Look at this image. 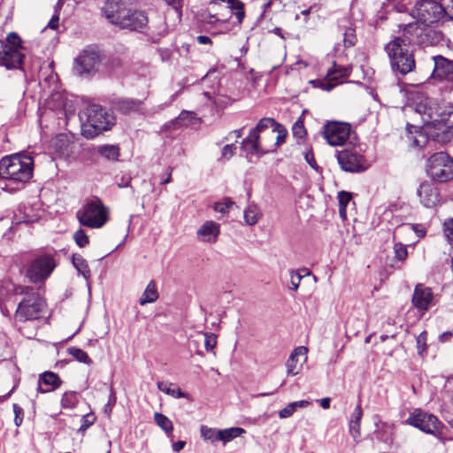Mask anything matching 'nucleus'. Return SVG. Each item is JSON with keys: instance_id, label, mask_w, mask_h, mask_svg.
Returning a JSON list of instances; mask_svg holds the SVG:
<instances>
[{"instance_id": "nucleus-18", "label": "nucleus", "mask_w": 453, "mask_h": 453, "mask_svg": "<svg viewBox=\"0 0 453 453\" xmlns=\"http://www.w3.org/2000/svg\"><path fill=\"white\" fill-rule=\"evenodd\" d=\"M417 194L419 197L420 203L426 208L435 206L440 201L438 189L431 181H423L419 185Z\"/></svg>"}, {"instance_id": "nucleus-3", "label": "nucleus", "mask_w": 453, "mask_h": 453, "mask_svg": "<svg viewBox=\"0 0 453 453\" xmlns=\"http://www.w3.org/2000/svg\"><path fill=\"white\" fill-rule=\"evenodd\" d=\"M16 296H23L15 312V319L25 322L42 317L46 303L40 294L32 287L10 284Z\"/></svg>"}, {"instance_id": "nucleus-5", "label": "nucleus", "mask_w": 453, "mask_h": 453, "mask_svg": "<svg viewBox=\"0 0 453 453\" xmlns=\"http://www.w3.org/2000/svg\"><path fill=\"white\" fill-rule=\"evenodd\" d=\"M442 0H417L411 15L416 19L414 23L441 26L447 21H453V15L445 11Z\"/></svg>"}, {"instance_id": "nucleus-35", "label": "nucleus", "mask_w": 453, "mask_h": 453, "mask_svg": "<svg viewBox=\"0 0 453 453\" xmlns=\"http://www.w3.org/2000/svg\"><path fill=\"white\" fill-rule=\"evenodd\" d=\"M157 388L160 391L169 395H172L175 398H187L188 397V394H186L185 392H183L179 387H172V385H167L166 383H164V382H158L157 383Z\"/></svg>"}, {"instance_id": "nucleus-63", "label": "nucleus", "mask_w": 453, "mask_h": 453, "mask_svg": "<svg viewBox=\"0 0 453 453\" xmlns=\"http://www.w3.org/2000/svg\"><path fill=\"white\" fill-rule=\"evenodd\" d=\"M196 41L200 44H209V43H211V38L206 36V35H199V36H197L196 37Z\"/></svg>"}, {"instance_id": "nucleus-48", "label": "nucleus", "mask_w": 453, "mask_h": 453, "mask_svg": "<svg viewBox=\"0 0 453 453\" xmlns=\"http://www.w3.org/2000/svg\"><path fill=\"white\" fill-rule=\"evenodd\" d=\"M96 418L94 413H88L84 415L81 418V426L79 428V431L84 432L86 431L91 425H93L96 421Z\"/></svg>"}, {"instance_id": "nucleus-57", "label": "nucleus", "mask_w": 453, "mask_h": 453, "mask_svg": "<svg viewBox=\"0 0 453 453\" xmlns=\"http://www.w3.org/2000/svg\"><path fill=\"white\" fill-rule=\"evenodd\" d=\"M305 161L312 167L313 169H318V165L315 160L314 154L312 150H308L304 155Z\"/></svg>"}, {"instance_id": "nucleus-58", "label": "nucleus", "mask_w": 453, "mask_h": 453, "mask_svg": "<svg viewBox=\"0 0 453 453\" xmlns=\"http://www.w3.org/2000/svg\"><path fill=\"white\" fill-rule=\"evenodd\" d=\"M131 183V176L127 174V175H123L118 181H117V185L119 187V188H127V187H129Z\"/></svg>"}, {"instance_id": "nucleus-36", "label": "nucleus", "mask_w": 453, "mask_h": 453, "mask_svg": "<svg viewBox=\"0 0 453 453\" xmlns=\"http://www.w3.org/2000/svg\"><path fill=\"white\" fill-rule=\"evenodd\" d=\"M342 30H343V43L345 47H352L357 42V35H356V29L352 26V24H349V26H343L342 27Z\"/></svg>"}, {"instance_id": "nucleus-21", "label": "nucleus", "mask_w": 453, "mask_h": 453, "mask_svg": "<svg viewBox=\"0 0 453 453\" xmlns=\"http://www.w3.org/2000/svg\"><path fill=\"white\" fill-rule=\"evenodd\" d=\"M434 61V77L453 82V60L438 55L433 58Z\"/></svg>"}, {"instance_id": "nucleus-52", "label": "nucleus", "mask_w": 453, "mask_h": 453, "mask_svg": "<svg viewBox=\"0 0 453 453\" xmlns=\"http://www.w3.org/2000/svg\"><path fill=\"white\" fill-rule=\"evenodd\" d=\"M444 234L449 242H453V219L444 222Z\"/></svg>"}, {"instance_id": "nucleus-26", "label": "nucleus", "mask_w": 453, "mask_h": 453, "mask_svg": "<svg viewBox=\"0 0 453 453\" xmlns=\"http://www.w3.org/2000/svg\"><path fill=\"white\" fill-rule=\"evenodd\" d=\"M114 108L124 114L138 112L142 109L143 103L139 99L119 98L113 102Z\"/></svg>"}, {"instance_id": "nucleus-31", "label": "nucleus", "mask_w": 453, "mask_h": 453, "mask_svg": "<svg viewBox=\"0 0 453 453\" xmlns=\"http://www.w3.org/2000/svg\"><path fill=\"white\" fill-rule=\"evenodd\" d=\"M72 262L78 273L88 280L90 278V270L87 261L81 255H73Z\"/></svg>"}, {"instance_id": "nucleus-28", "label": "nucleus", "mask_w": 453, "mask_h": 453, "mask_svg": "<svg viewBox=\"0 0 453 453\" xmlns=\"http://www.w3.org/2000/svg\"><path fill=\"white\" fill-rule=\"evenodd\" d=\"M158 299V292L154 280H150L139 299L141 305L151 303Z\"/></svg>"}, {"instance_id": "nucleus-42", "label": "nucleus", "mask_w": 453, "mask_h": 453, "mask_svg": "<svg viewBox=\"0 0 453 453\" xmlns=\"http://www.w3.org/2000/svg\"><path fill=\"white\" fill-rule=\"evenodd\" d=\"M219 433V429L209 428V427H207L205 426H203L201 427L202 437L204 440H208V441H211L212 442L219 441V439L218 438V434Z\"/></svg>"}, {"instance_id": "nucleus-34", "label": "nucleus", "mask_w": 453, "mask_h": 453, "mask_svg": "<svg viewBox=\"0 0 453 453\" xmlns=\"http://www.w3.org/2000/svg\"><path fill=\"white\" fill-rule=\"evenodd\" d=\"M154 420L155 423L168 435L173 434V422L165 415L159 412H155Z\"/></svg>"}, {"instance_id": "nucleus-20", "label": "nucleus", "mask_w": 453, "mask_h": 453, "mask_svg": "<svg viewBox=\"0 0 453 453\" xmlns=\"http://www.w3.org/2000/svg\"><path fill=\"white\" fill-rule=\"evenodd\" d=\"M372 420L375 426L373 431L375 439L384 443H391L395 433V425L390 422L382 421L379 415H374Z\"/></svg>"}, {"instance_id": "nucleus-43", "label": "nucleus", "mask_w": 453, "mask_h": 453, "mask_svg": "<svg viewBox=\"0 0 453 453\" xmlns=\"http://www.w3.org/2000/svg\"><path fill=\"white\" fill-rule=\"evenodd\" d=\"M234 205V202H233L230 198H225L223 202H217L213 204V209L215 211L219 212L221 214H226L228 212L229 209Z\"/></svg>"}, {"instance_id": "nucleus-59", "label": "nucleus", "mask_w": 453, "mask_h": 453, "mask_svg": "<svg viewBox=\"0 0 453 453\" xmlns=\"http://www.w3.org/2000/svg\"><path fill=\"white\" fill-rule=\"evenodd\" d=\"M192 113L187 111H182L180 114L176 119V122L180 125H187L186 119L191 116Z\"/></svg>"}, {"instance_id": "nucleus-13", "label": "nucleus", "mask_w": 453, "mask_h": 453, "mask_svg": "<svg viewBox=\"0 0 453 453\" xmlns=\"http://www.w3.org/2000/svg\"><path fill=\"white\" fill-rule=\"evenodd\" d=\"M405 423L430 434H435L441 426V422L434 415L419 409L415 410L406 419Z\"/></svg>"}, {"instance_id": "nucleus-16", "label": "nucleus", "mask_w": 453, "mask_h": 453, "mask_svg": "<svg viewBox=\"0 0 453 453\" xmlns=\"http://www.w3.org/2000/svg\"><path fill=\"white\" fill-rule=\"evenodd\" d=\"M241 149L247 152L248 155L261 156L273 152L272 147H267L260 138V134L253 130H250L249 135L241 142Z\"/></svg>"}, {"instance_id": "nucleus-17", "label": "nucleus", "mask_w": 453, "mask_h": 453, "mask_svg": "<svg viewBox=\"0 0 453 453\" xmlns=\"http://www.w3.org/2000/svg\"><path fill=\"white\" fill-rule=\"evenodd\" d=\"M128 0H107L102 9L105 18L116 26L128 12Z\"/></svg>"}, {"instance_id": "nucleus-53", "label": "nucleus", "mask_w": 453, "mask_h": 453, "mask_svg": "<svg viewBox=\"0 0 453 453\" xmlns=\"http://www.w3.org/2000/svg\"><path fill=\"white\" fill-rule=\"evenodd\" d=\"M204 337H205V339H204L205 349L207 351H211L217 343L216 337L213 334H205Z\"/></svg>"}, {"instance_id": "nucleus-41", "label": "nucleus", "mask_w": 453, "mask_h": 453, "mask_svg": "<svg viewBox=\"0 0 453 453\" xmlns=\"http://www.w3.org/2000/svg\"><path fill=\"white\" fill-rule=\"evenodd\" d=\"M304 274H301L300 273V271H292L290 273V283H291V288L293 290H297V288H299V285H300V282H301V280L303 276L305 275H309L310 274V272L307 270V269H303L302 270Z\"/></svg>"}, {"instance_id": "nucleus-11", "label": "nucleus", "mask_w": 453, "mask_h": 453, "mask_svg": "<svg viewBox=\"0 0 453 453\" xmlns=\"http://www.w3.org/2000/svg\"><path fill=\"white\" fill-rule=\"evenodd\" d=\"M102 61L98 49L88 46L74 59L73 72L80 76L94 73L98 70Z\"/></svg>"}, {"instance_id": "nucleus-29", "label": "nucleus", "mask_w": 453, "mask_h": 453, "mask_svg": "<svg viewBox=\"0 0 453 453\" xmlns=\"http://www.w3.org/2000/svg\"><path fill=\"white\" fill-rule=\"evenodd\" d=\"M311 404L307 400H300L293 403H289L285 408L279 411V417L280 418H288L291 417L298 408H306Z\"/></svg>"}, {"instance_id": "nucleus-30", "label": "nucleus", "mask_w": 453, "mask_h": 453, "mask_svg": "<svg viewBox=\"0 0 453 453\" xmlns=\"http://www.w3.org/2000/svg\"><path fill=\"white\" fill-rule=\"evenodd\" d=\"M96 151L100 156L108 160L117 161L119 157V149L116 145H101L97 147Z\"/></svg>"}, {"instance_id": "nucleus-47", "label": "nucleus", "mask_w": 453, "mask_h": 453, "mask_svg": "<svg viewBox=\"0 0 453 453\" xmlns=\"http://www.w3.org/2000/svg\"><path fill=\"white\" fill-rule=\"evenodd\" d=\"M394 252L396 259L403 261L408 255L407 248L405 245L398 242L394 245Z\"/></svg>"}, {"instance_id": "nucleus-54", "label": "nucleus", "mask_w": 453, "mask_h": 453, "mask_svg": "<svg viewBox=\"0 0 453 453\" xmlns=\"http://www.w3.org/2000/svg\"><path fill=\"white\" fill-rule=\"evenodd\" d=\"M13 411L15 414L14 422L17 426H19L23 421L24 411L23 409L18 404H13Z\"/></svg>"}, {"instance_id": "nucleus-44", "label": "nucleus", "mask_w": 453, "mask_h": 453, "mask_svg": "<svg viewBox=\"0 0 453 453\" xmlns=\"http://www.w3.org/2000/svg\"><path fill=\"white\" fill-rule=\"evenodd\" d=\"M292 133L296 138L302 139L306 135L303 121L299 118L292 127Z\"/></svg>"}, {"instance_id": "nucleus-7", "label": "nucleus", "mask_w": 453, "mask_h": 453, "mask_svg": "<svg viewBox=\"0 0 453 453\" xmlns=\"http://www.w3.org/2000/svg\"><path fill=\"white\" fill-rule=\"evenodd\" d=\"M409 23L401 25L403 29V35L413 38V43L422 47L442 45L446 42V36L442 31L438 29L439 26H429Z\"/></svg>"}, {"instance_id": "nucleus-2", "label": "nucleus", "mask_w": 453, "mask_h": 453, "mask_svg": "<svg viewBox=\"0 0 453 453\" xmlns=\"http://www.w3.org/2000/svg\"><path fill=\"white\" fill-rule=\"evenodd\" d=\"M413 38L403 35L395 37L385 45L390 65L394 72L405 75L412 72L416 67L414 50L411 44Z\"/></svg>"}, {"instance_id": "nucleus-40", "label": "nucleus", "mask_w": 453, "mask_h": 453, "mask_svg": "<svg viewBox=\"0 0 453 453\" xmlns=\"http://www.w3.org/2000/svg\"><path fill=\"white\" fill-rule=\"evenodd\" d=\"M274 133H277L276 141L274 143L267 145V147H272L273 149V151L276 150L278 146H280L281 143L285 142L288 131L287 129L280 124V127H275L274 129L272 130V135H273Z\"/></svg>"}, {"instance_id": "nucleus-25", "label": "nucleus", "mask_w": 453, "mask_h": 453, "mask_svg": "<svg viewBox=\"0 0 453 453\" xmlns=\"http://www.w3.org/2000/svg\"><path fill=\"white\" fill-rule=\"evenodd\" d=\"M308 349L304 346L296 348L286 362L288 375L295 376L299 373L302 365H298L299 357H303L305 361Z\"/></svg>"}, {"instance_id": "nucleus-19", "label": "nucleus", "mask_w": 453, "mask_h": 453, "mask_svg": "<svg viewBox=\"0 0 453 453\" xmlns=\"http://www.w3.org/2000/svg\"><path fill=\"white\" fill-rule=\"evenodd\" d=\"M148 24V17L143 12L128 10L127 15L122 18L119 23L121 28L130 30H140L144 28Z\"/></svg>"}, {"instance_id": "nucleus-1", "label": "nucleus", "mask_w": 453, "mask_h": 453, "mask_svg": "<svg viewBox=\"0 0 453 453\" xmlns=\"http://www.w3.org/2000/svg\"><path fill=\"white\" fill-rule=\"evenodd\" d=\"M416 111L424 122L423 130L407 126L408 139L415 148H432L435 142H446L453 135V128L447 125L453 106L446 101L426 98L416 106Z\"/></svg>"}, {"instance_id": "nucleus-51", "label": "nucleus", "mask_w": 453, "mask_h": 453, "mask_svg": "<svg viewBox=\"0 0 453 453\" xmlns=\"http://www.w3.org/2000/svg\"><path fill=\"white\" fill-rule=\"evenodd\" d=\"M337 198H338L340 207H347L348 203L351 200V195H350V193H349L347 191H340L338 193Z\"/></svg>"}, {"instance_id": "nucleus-64", "label": "nucleus", "mask_w": 453, "mask_h": 453, "mask_svg": "<svg viewBox=\"0 0 453 453\" xmlns=\"http://www.w3.org/2000/svg\"><path fill=\"white\" fill-rule=\"evenodd\" d=\"M331 399L329 397H325L319 400L320 406L326 410L330 407Z\"/></svg>"}, {"instance_id": "nucleus-45", "label": "nucleus", "mask_w": 453, "mask_h": 453, "mask_svg": "<svg viewBox=\"0 0 453 453\" xmlns=\"http://www.w3.org/2000/svg\"><path fill=\"white\" fill-rule=\"evenodd\" d=\"M73 238L76 244L81 248H83L88 244V236L82 229L77 230L73 234Z\"/></svg>"}, {"instance_id": "nucleus-6", "label": "nucleus", "mask_w": 453, "mask_h": 453, "mask_svg": "<svg viewBox=\"0 0 453 453\" xmlns=\"http://www.w3.org/2000/svg\"><path fill=\"white\" fill-rule=\"evenodd\" d=\"M82 135L92 139L113 125L112 117L100 105L88 106L81 114Z\"/></svg>"}, {"instance_id": "nucleus-4", "label": "nucleus", "mask_w": 453, "mask_h": 453, "mask_svg": "<svg viewBox=\"0 0 453 453\" xmlns=\"http://www.w3.org/2000/svg\"><path fill=\"white\" fill-rule=\"evenodd\" d=\"M34 158L26 152L6 156L0 160V176L26 183L33 176Z\"/></svg>"}, {"instance_id": "nucleus-22", "label": "nucleus", "mask_w": 453, "mask_h": 453, "mask_svg": "<svg viewBox=\"0 0 453 453\" xmlns=\"http://www.w3.org/2000/svg\"><path fill=\"white\" fill-rule=\"evenodd\" d=\"M433 300V293L429 288L418 284L412 296L413 305L421 311H426Z\"/></svg>"}, {"instance_id": "nucleus-33", "label": "nucleus", "mask_w": 453, "mask_h": 453, "mask_svg": "<svg viewBox=\"0 0 453 453\" xmlns=\"http://www.w3.org/2000/svg\"><path fill=\"white\" fill-rule=\"evenodd\" d=\"M261 212L259 208L255 204H250L244 211V220L249 226H254L257 223Z\"/></svg>"}, {"instance_id": "nucleus-32", "label": "nucleus", "mask_w": 453, "mask_h": 453, "mask_svg": "<svg viewBox=\"0 0 453 453\" xmlns=\"http://www.w3.org/2000/svg\"><path fill=\"white\" fill-rule=\"evenodd\" d=\"M243 433H245V430L241 427L226 428L219 430V433L218 434V438L219 439V441H222L223 442L226 443L232 441L234 438L241 436Z\"/></svg>"}, {"instance_id": "nucleus-56", "label": "nucleus", "mask_w": 453, "mask_h": 453, "mask_svg": "<svg viewBox=\"0 0 453 453\" xmlns=\"http://www.w3.org/2000/svg\"><path fill=\"white\" fill-rule=\"evenodd\" d=\"M116 403V395L112 389H111V393L109 395L108 403L104 406V412L108 415L111 412L112 407Z\"/></svg>"}, {"instance_id": "nucleus-50", "label": "nucleus", "mask_w": 453, "mask_h": 453, "mask_svg": "<svg viewBox=\"0 0 453 453\" xmlns=\"http://www.w3.org/2000/svg\"><path fill=\"white\" fill-rule=\"evenodd\" d=\"M349 434L355 441H358L361 437L360 423L349 422Z\"/></svg>"}, {"instance_id": "nucleus-12", "label": "nucleus", "mask_w": 453, "mask_h": 453, "mask_svg": "<svg viewBox=\"0 0 453 453\" xmlns=\"http://www.w3.org/2000/svg\"><path fill=\"white\" fill-rule=\"evenodd\" d=\"M56 267L52 256L43 255L35 258L27 267V276L33 283L45 280Z\"/></svg>"}, {"instance_id": "nucleus-10", "label": "nucleus", "mask_w": 453, "mask_h": 453, "mask_svg": "<svg viewBox=\"0 0 453 453\" xmlns=\"http://www.w3.org/2000/svg\"><path fill=\"white\" fill-rule=\"evenodd\" d=\"M427 174L439 182H446L453 178V159L445 152L434 153L427 160Z\"/></svg>"}, {"instance_id": "nucleus-39", "label": "nucleus", "mask_w": 453, "mask_h": 453, "mask_svg": "<svg viewBox=\"0 0 453 453\" xmlns=\"http://www.w3.org/2000/svg\"><path fill=\"white\" fill-rule=\"evenodd\" d=\"M272 127V130L274 129L275 127H279L280 123H278L273 118H263L261 119L257 126L252 128L251 130L255 131L258 134L263 132L264 130L267 129L268 127Z\"/></svg>"}, {"instance_id": "nucleus-15", "label": "nucleus", "mask_w": 453, "mask_h": 453, "mask_svg": "<svg viewBox=\"0 0 453 453\" xmlns=\"http://www.w3.org/2000/svg\"><path fill=\"white\" fill-rule=\"evenodd\" d=\"M337 160L341 168L345 172L360 173L367 168L365 157L353 150H343L337 152Z\"/></svg>"}, {"instance_id": "nucleus-27", "label": "nucleus", "mask_w": 453, "mask_h": 453, "mask_svg": "<svg viewBox=\"0 0 453 453\" xmlns=\"http://www.w3.org/2000/svg\"><path fill=\"white\" fill-rule=\"evenodd\" d=\"M219 234V225L214 221H206L197 231V236L203 242H214Z\"/></svg>"}, {"instance_id": "nucleus-60", "label": "nucleus", "mask_w": 453, "mask_h": 453, "mask_svg": "<svg viewBox=\"0 0 453 453\" xmlns=\"http://www.w3.org/2000/svg\"><path fill=\"white\" fill-rule=\"evenodd\" d=\"M59 13H55L49 21L47 27L56 29L58 27Z\"/></svg>"}, {"instance_id": "nucleus-24", "label": "nucleus", "mask_w": 453, "mask_h": 453, "mask_svg": "<svg viewBox=\"0 0 453 453\" xmlns=\"http://www.w3.org/2000/svg\"><path fill=\"white\" fill-rule=\"evenodd\" d=\"M62 384L59 376L53 372H45L39 378V386L37 391L40 393H48L58 388Z\"/></svg>"}, {"instance_id": "nucleus-55", "label": "nucleus", "mask_w": 453, "mask_h": 453, "mask_svg": "<svg viewBox=\"0 0 453 453\" xmlns=\"http://www.w3.org/2000/svg\"><path fill=\"white\" fill-rule=\"evenodd\" d=\"M362 417V408L360 405H357L351 413L349 422L361 423Z\"/></svg>"}, {"instance_id": "nucleus-9", "label": "nucleus", "mask_w": 453, "mask_h": 453, "mask_svg": "<svg viewBox=\"0 0 453 453\" xmlns=\"http://www.w3.org/2000/svg\"><path fill=\"white\" fill-rule=\"evenodd\" d=\"M77 217L82 226L100 228L108 220V209L101 199L94 197L84 205L82 210L78 211Z\"/></svg>"}, {"instance_id": "nucleus-37", "label": "nucleus", "mask_w": 453, "mask_h": 453, "mask_svg": "<svg viewBox=\"0 0 453 453\" xmlns=\"http://www.w3.org/2000/svg\"><path fill=\"white\" fill-rule=\"evenodd\" d=\"M79 402L78 393L68 391L64 393L61 398V406L65 409H73Z\"/></svg>"}, {"instance_id": "nucleus-14", "label": "nucleus", "mask_w": 453, "mask_h": 453, "mask_svg": "<svg viewBox=\"0 0 453 453\" xmlns=\"http://www.w3.org/2000/svg\"><path fill=\"white\" fill-rule=\"evenodd\" d=\"M351 127L348 123L332 121L323 127V136L332 146H341L349 139Z\"/></svg>"}, {"instance_id": "nucleus-23", "label": "nucleus", "mask_w": 453, "mask_h": 453, "mask_svg": "<svg viewBox=\"0 0 453 453\" xmlns=\"http://www.w3.org/2000/svg\"><path fill=\"white\" fill-rule=\"evenodd\" d=\"M349 74L348 68L341 66L334 63V65L328 70L326 73V81L322 83V88L330 91L337 84L340 83V79L346 78Z\"/></svg>"}, {"instance_id": "nucleus-8", "label": "nucleus", "mask_w": 453, "mask_h": 453, "mask_svg": "<svg viewBox=\"0 0 453 453\" xmlns=\"http://www.w3.org/2000/svg\"><path fill=\"white\" fill-rule=\"evenodd\" d=\"M21 50V39L16 33H10L5 41L0 40V66L21 69L24 59Z\"/></svg>"}, {"instance_id": "nucleus-61", "label": "nucleus", "mask_w": 453, "mask_h": 453, "mask_svg": "<svg viewBox=\"0 0 453 453\" xmlns=\"http://www.w3.org/2000/svg\"><path fill=\"white\" fill-rule=\"evenodd\" d=\"M441 3L445 6V11L453 15V0H442Z\"/></svg>"}, {"instance_id": "nucleus-38", "label": "nucleus", "mask_w": 453, "mask_h": 453, "mask_svg": "<svg viewBox=\"0 0 453 453\" xmlns=\"http://www.w3.org/2000/svg\"><path fill=\"white\" fill-rule=\"evenodd\" d=\"M67 352L80 363H83L88 365H90L93 363L87 352L80 348L70 347L67 349Z\"/></svg>"}, {"instance_id": "nucleus-46", "label": "nucleus", "mask_w": 453, "mask_h": 453, "mask_svg": "<svg viewBox=\"0 0 453 453\" xmlns=\"http://www.w3.org/2000/svg\"><path fill=\"white\" fill-rule=\"evenodd\" d=\"M426 340L427 333L426 331L421 332L416 338L417 348L419 355L426 350Z\"/></svg>"}, {"instance_id": "nucleus-49", "label": "nucleus", "mask_w": 453, "mask_h": 453, "mask_svg": "<svg viewBox=\"0 0 453 453\" xmlns=\"http://www.w3.org/2000/svg\"><path fill=\"white\" fill-rule=\"evenodd\" d=\"M236 151L234 143L226 144L221 150V158L229 160L233 157Z\"/></svg>"}, {"instance_id": "nucleus-62", "label": "nucleus", "mask_w": 453, "mask_h": 453, "mask_svg": "<svg viewBox=\"0 0 453 453\" xmlns=\"http://www.w3.org/2000/svg\"><path fill=\"white\" fill-rule=\"evenodd\" d=\"M186 445V441H178L174 443H173V449L175 452L180 451Z\"/></svg>"}]
</instances>
